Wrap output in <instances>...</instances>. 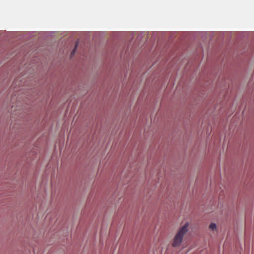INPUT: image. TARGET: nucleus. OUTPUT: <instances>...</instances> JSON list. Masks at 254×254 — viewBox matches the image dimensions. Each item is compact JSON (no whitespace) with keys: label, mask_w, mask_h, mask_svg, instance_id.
<instances>
[{"label":"nucleus","mask_w":254,"mask_h":254,"mask_svg":"<svg viewBox=\"0 0 254 254\" xmlns=\"http://www.w3.org/2000/svg\"><path fill=\"white\" fill-rule=\"evenodd\" d=\"M189 226V223L187 222L180 228L173 239V241L172 244V247H179L181 246L184 236L188 231Z\"/></svg>","instance_id":"f257e3e1"},{"label":"nucleus","mask_w":254,"mask_h":254,"mask_svg":"<svg viewBox=\"0 0 254 254\" xmlns=\"http://www.w3.org/2000/svg\"><path fill=\"white\" fill-rule=\"evenodd\" d=\"M78 41H77L75 43V47L74 48V49L72 51L71 53V57H72V56H74V55L75 54V51H76V49L78 46Z\"/></svg>","instance_id":"f03ea898"},{"label":"nucleus","mask_w":254,"mask_h":254,"mask_svg":"<svg viewBox=\"0 0 254 254\" xmlns=\"http://www.w3.org/2000/svg\"><path fill=\"white\" fill-rule=\"evenodd\" d=\"M209 228L212 231H214L216 230V225L215 223H211L210 225H209Z\"/></svg>","instance_id":"7ed1b4c3"}]
</instances>
